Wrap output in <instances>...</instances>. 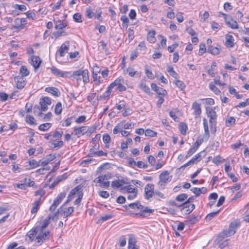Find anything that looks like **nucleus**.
Returning a JSON list of instances; mask_svg holds the SVG:
<instances>
[{"instance_id": "e433bc0d", "label": "nucleus", "mask_w": 249, "mask_h": 249, "mask_svg": "<svg viewBox=\"0 0 249 249\" xmlns=\"http://www.w3.org/2000/svg\"><path fill=\"white\" fill-rule=\"evenodd\" d=\"M155 36V32H148L147 36V40L150 43H155L156 40Z\"/></svg>"}, {"instance_id": "864d4df0", "label": "nucleus", "mask_w": 249, "mask_h": 249, "mask_svg": "<svg viewBox=\"0 0 249 249\" xmlns=\"http://www.w3.org/2000/svg\"><path fill=\"white\" fill-rule=\"evenodd\" d=\"M157 134V133L156 132L153 131V130L151 129H147L146 130L145 132V135L146 136L150 137H153L156 136Z\"/></svg>"}, {"instance_id": "9d476101", "label": "nucleus", "mask_w": 249, "mask_h": 249, "mask_svg": "<svg viewBox=\"0 0 249 249\" xmlns=\"http://www.w3.org/2000/svg\"><path fill=\"white\" fill-rule=\"evenodd\" d=\"M66 194L64 193H60L57 197L54 200L53 204L50 207L49 210L50 211H54L56 207L59 205L62 200L65 198Z\"/></svg>"}, {"instance_id": "a18cd8bd", "label": "nucleus", "mask_w": 249, "mask_h": 249, "mask_svg": "<svg viewBox=\"0 0 249 249\" xmlns=\"http://www.w3.org/2000/svg\"><path fill=\"white\" fill-rule=\"evenodd\" d=\"M220 210H218L215 212L209 213L206 217L205 219L207 221L212 220L213 217H215L219 213Z\"/></svg>"}, {"instance_id": "4468645a", "label": "nucleus", "mask_w": 249, "mask_h": 249, "mask_svg": "<svg viewBox=\"0 0 249 249\" xmlns=\"http://www.w3.org/2000/svg\"><path fill=\"white\" fill-rule=\"evenodd\" d=\"M191 109L193 110V114L195 116V118L200 117L202 111L200 104L196 101L194 102L193 103Z\"/></svg>"}, {"instance_id": "9b49d317", "label": "nucleus", "mask_w": 249, "mask_h": 249, "mask_svg": "<svg viewBox=\"0 0 249 249\" xmlns=\"http://www.w3.org/2000/svg\"><path fill=\"white\" fill-rule=\"evenodd\" d=\"M154 185L153 184H147L144 188L145 197L147 199L151 198L154 195Z\"/></svg>"}, {"instance_id": "4c0bfd02", "label": "nucleus", "mask_w": 249, "mask_h": 249, "mask_svg": "<svg viewBox=\"0 0 249 249\" xmlns=\"http://www.w3.org/2000/svg\"><path fill=\"white\" fill-rule=\"evenodd\" d=\"M209 88L216 95H219L221 93L220 90L215 86L214 84H213V82H211L210 83Z\"/></svg>"}, {"instance_id": "774afa93", "label": "nucleus", "mask_w": 249, "mask_h": 249, "mask_svg": "<svg viewBox=\"0 0 249 249\" xmlns=\"http://www.w3.org/2000/svg\"><path fill=\"white\" fill-rule=\"evenodd\" d=\"M127 163L132 167L134 168L135 166H136V162L135 161L134 159H133L132 158H129L127 159Z\"/></svg>"}, {"instance_id": "ddd939ff", "label": "nucleus", "mask_w": 249, "mask_h": 249, "mask_svg": "<svg viewBox=\"0 0 249 249\" xmlns=\"http://www.w3.org/2000/svg\"><path fill=\"white\" fill-rule=\"evenodd\" d=\"M50 235V232L49 231L44 232H43V231H39L38 235L36 236V240L37 242L40 245L44 240L49 238Z\"/></svg>"}, {"instance_id": "20e7f679", "label": "nucleus", "mask_w": 249, "mask_h": 249, "mask_svg": "<svg viewBox=\"0 0 249 249\" xmlns=\"http://www.w3.org/2000/svg\"><path fill=\"white\" fill-rule=\"evenodd\" d=\"M124 83V79L122 77L117 78L113 83L110 85V88H115L116 90L119 91H124L126 90L125 86L123 85Z\"/></svg>"}, {"instance_id": "680f3d73", "label": "nucleus", "mask_w": 249, "mask_h": 249, "mask_svg": "<svg viewBox=\"0 0 249 249\" xmlns=\"http://www.w3.org/2000/svg\"><path fill=\"white\" fill-rule=\"evenodd\" d=\"M112 89L113 88H110V85L108 87L107 90L103 95L104 99H106L109 96L110 93H111Z\"/></svg>"}, {"instance_id": "f03ea898", "label": "nucleus", "mask_w": 249, "mask_h": 249, "mask_svg": "<svg viewBox=\"0 0 249 249\" xmlns=\"http://www.w3.org/2000/svg\"><path fill=\"white\" fill-rule=\"evenodd\" d=\"M187 198V195L185 194H182L176 197V200L179 203H177L175 201H171L170 202L172 205L176 206L178 207H181L184 206L185 208V205L187 204V200L185 199Z\"/></svg>"}, {"instance_id": "72a5a7b5", "label": "nucleus", "mask_w": 249, "mask_h": 249, "mask_svg": "<svg viewBox=\"0 0 249 249\" xmlns=\"http://www.w3.org/2000/svg\"><path fill=\"white\" fill-rule=\"evenodd\" d=\"M40 198H39L38 200H36L34 203H33V208L31 211L32 213H35L37 212L38 207L40 205Z\"/></svg>"}, {"instance_id": "5fc2aeb1", "label": "nucleus", "mask_w": 249, "mask_h": 249, "mask_svg": "<svg viewBox=\"0 0 249 249\" xmlns=\"http://www.w3.org/2000/svg\"><path fill=\"white\" fill-rule=\"evenodd\" d=\"M206 51V45L204 43H201L199 45V55H202Z\"/></svg>"}, {"instance_id": "e2e57ef3", "label": "nucleus", "mask_w": 249, "mask_h": 249, "mask_svg": "<svg viewBox=\"0 0 249 249\" xmlns=\"http://www.w3.org/2000/svg\"><path fill=\"white\" fill-rule=\"evenodd\" d=\"M200 20L204 21L209 17V13L207 11H205L203 14L200 13Z\"/></svg>"}, {"instance_id": "4d7b16f0", "label": "nucleus", "mask_w": 249, "mask_h": 249, "mask_svg": "<svg viewBox=\"0 0 249 249\" xmlns=\"http://www.w3.org/2000/svg\"><path fill=\"white\" fill-rule=\"evenodd\" d=\"M29 165L32 168H35L40 166V163L35 160H32L29 161Z\"/></svg>"}, {"instance_id": "cd10ccee", "label": "nucleus", "mask_w": 249, "mask_h": 249, "mask_svg": "<svg viewBox=\"0 0 249 249\" xmlns=\"http://www.w3.org/2000/svg\"><path fill=\"white\" fill-rule=\"evenodd\" d=\"M125 209L127 210L128 207H130L132 209H138L142 210L143 209V206L142 205L139 201L136 202L129 204L128 206L125 205Z\"/></svg>"}, {"instance_id": "69168bd1", "label": "nucleus", "mask_w": 249, "mask_h": 249, "mask_svg": "<svg viewBox=\"0 0 249 249\" xmlns=\"http://www.w3.org/2000/svg\"><path fill=\"white\" fill-rule=\"evenodd\" d=\"M110 137L107 134H105L103 136V141L105 144L109 143L110 141Z\"/></svg>"}, {"instance_id": "37998d69", "label": "nucleus", "mask_w": 249, "mask_h": 249, "mask_svg": "<svg viewBox=\"0 0 249 249\" xmlns=\"http://www.w3.org/2000/svg\"><path fill=\"white\" fill-rule=\"evenodd\" d=\"M62 110V104L61 102H58L55 107L54 112L56 115H59L61 113Z\"/></svg>"}, {"instance_id": "b1692460", "label": "nucleus", "mask_w": 249, "mask_h": 249, "mask_svg": "<svg viewBox=\"0 0 249 249\" xmlns=\"http://www.w3.org/2000/svg\"><path fill=\"white\" fill-rule=\"evenodd\" d=\"M45 91L51 93L55 97H59L60 96V92L58 89L55 87H48L45 89Z\"/></svg>"}, {"instance_id": "49530a36", "label": "nucleus", "mask_w": 249, "mask_h": 249, "mask_svg": "<svg viewBox=\"0 0 249 249\" xmlns=\"http://www.w3.org/2000/svg\"><path fill=\"white\" fill-rule=\"evenodd\" d=\"M178 129L181 134L185 135L186 133L187 125L186 124L180 123L179 124Z\"/></svg>"}, {"instance_id": "338daca9", "label": "nucleus", "mask_w": 249, "mask_h": 249, "mask_svg": "<svg viewBox=\"0 0 249 249\" xmlns=\"http://www.w3.org/2000/svg\"><path fill=\"white\" fill-rule=\"evenodd\" d=\"M111 186L113 188H116L118 189L120 187H121V184H120V182L118 180H113L111 183Z\"/></svg>"}, {"instance_id": "ea45409f", "label": "nucleus", "mask_w": 249, "mask_h": 249, "mask_svg": "<svg viewBox=\"0 0 249 249\" xmlns=\"http://www.w3.org/2000/svg\"><path fill=\"white\" fill-rule=\"evenodd\" d=\"M95 149H96V148L95 147ZM94 148H91L90 149V154L92 155H97L99 157L102 156H107V153L104 152L103 151H98L97 152H95L94 151Z\"/></svg>"}, {"instance_id": "2eb2a0df", "label": "nucleus", "mask_w": 249, "mask_h": 249, "mask_svg": "<svg viewBox=\"0 0 249 249\" xmlns=\"http://www.w3.org/2000/svg\"><path fill=\"white\" fill-rule=\"evenodd\" d=\"M39 104L41 106V110L45 111L48 109V106L51 105V99L47 97H43L40 99Z\"/></svg>"}, {"instance_id": "a211bd4d", "label": "nucleus", "mask_w": 249, "mask_h": 249, "mask_svg": "<svg viewBox=\"0 0 249 249\" xmlns=\"http://www.w3.org/2000/svg\"><path fill=\"white\" fill-rule=\"evenodd\" d=\"M225 45L228 48H233L234 46V39L231 35H227L225 37Z\"/></svg>"}, {"instance_id": "4be33fe9", "label": "nucleus", "mask_w": 249, "mask_h": 249, "mask_svg": "<svg viewBox=\"0 0 249 249\" xmlns=\"http://www.w3.org/2000/svg\"><path fill=\"white\" fill-rule=\"evenodd\" d=\"M31 64L35 69H38L40 65L41 61L38 56H33L31 57Z\"/></svg>"}, {"instance_id": "6ab92c4d", "label": "nucleus", "mask_w": 249, "mask_h": 249, "mask_svg": "<svg viewBox=\"0 0 249 249\" xmlns=\"http://www.w3.org/2000/svg\"><path fill=\"white\" fill-rule=\"evenodd\" d=\"M51 71L52 73L57 76H61L64 77L66 76L67 74H69V72H63L56 68L54 66H52L51 68Z\"/></svg>"}, {"instance_id": "f8f14e48", "label": "nucleus", "mask_w": 249, "mask_h": 249, "mask_svg": "<svg viewBox=\"0 0 249 249\" xmlns=\"http://www.w3.org/2000/svg\"><path fill=\"white\" fill-rule=\"evenodd\" d=\"M14 80L16 83V87L18 89H22L27 83L24 77L20 75L15 76Z\"/></svg>"}, {"instance_id": "3c124183", "label": "nucleus", "mask_w": 249, "mask_h": 249, "mask_svg": "<svg viewBox=\"0 0 249 249\" xmlns=\"http://www.w3.org/2000/svg\"><path fill=\"white\" fill-rule=\"evenodd\" d=\"M112 217V214H106L105 215H103L100 217V218L98 220L97 223H99L101 221H105L109 219H111Z\"/></svg>"}, {"instance_id": "7c9ffc66", "label": "nucleus", "mask_w": 249, "mask_h": 249, "mask_svg": "<svg viewBox=\"0 0 249 249\" xmlns=\"http://www.w3.org/2000/svg\"><path fill=\"white\" fill-rule=\"evenodd\" d=\"M200 218V217L196 215V216H188V226L189 224L192 225L196 223Z\"/></svg>"}, {"instance_id": "de8ad7c7", "label": "nucleus", "mask_w": 249, "mask_h": 249, "mask_svg": "<svg viewBox=\"0 0 249 249\" xmlns=\"http://www.w3.org/2000/svg\"><path fill=\"white\" fill-rule=\"evenodd\" d=\"M167 71L172 76L176 78H177L178 74L175 71H174V68L172 66H169L167 67Z\"/></svg>"}, {"instance_id": "79ce46f5", "label": "nucleus", "mask_w": 249, "mask_h": 249, "mask_svg": "<svg viewBox=\"0 0 249 249\" xmlns=\"http://www.w3.org/2000/svg\"><path fill=\"white\" fill-rule=\"evenodd\" d=\"M74 211L73 207H70L63 212V215L64 217H67L70 216Z\"/></svg>"}, {"instance_id": "7ed1b4c3", "label": "nucleus", "mask_w": 249, "mask_h": 249, "mask_svg": "<svg viewBox=\"0 0 249 249\" xmlns=\"http://www.w3.org/2000/svg\"><path fill=\"white\" fill-rule=\"evenodd\" d=\"M240 223L238 221H233L230 223L229 228L227 230L224 231L221 234L226 237L231 236L236 232V230L239 226Z\"/></svg>"}, {"instance_id": "423d86ee", "label": "nucleus", "mask_w": 249, "mask_h": 249, "mask_svg": "<svg viewBox=\"0 0 249 249\" xmlns=\"http://www.w3.org/2000/svg\"><path fill=\"white\" fill-rule=\"evenodd\" d=\"M220 15H222L223 17L226 24L229 27L233 29L238 28V25L237 22L235 20L232 19L231 16L223 13H220Z\"/></svg>"}, {"instance_id": "58836bf2", "label": "nucleus", "mask_w": 249, "mask_h": 249, "mask_svg": "<svg viewBox=\"0 0 249 249\" xmlns=\"http://www.w3.org/2000/svg\"><path fill=\"white\" fill-rule=\"evenodd\" d=\"M52 126V124L47 123L40 124L38 126V129L43 131H45L48 130Z\"/></svg>"}, {"instance_id": "473e14b6", "label": "nucleus", "mask_w": 249, "mask_h": 249, "mask_svg": "<svg viewBox=\"0 0 249 249\" xmlns=\"http://www.w3.org/2000/svg\"><path fill=\"white\" fill-rule=\"evenodd\" d=\"M126 71L128 73L129 75L131 77H133L134 75H136L137 77H140L141 75V73L137 71H135L134 69L131 67H128L126 69Z\"/></svg>"}, {"instance_id": "f257e3e1", "label": "nucleus", "mask_w": 249, "mask_h": 249, "mask_svg": "<svg viewBox=\"0 0 249 249\" xmlns=\"http://www.w3.org/2000/svg\"><path fill=\"white\" fill-rule=\"evenodd\" d=\"M82 76L83 81L84 83H88L89 82V71L87 69H79L73 71L71 77L76 79L77 81L81 80L80 76Z\"/></svg>"}, {"instance_id": "412c9836", "label": "nucleus", "mask_w": 249, "mask_h": 249, "mask_svg": "<svg viewBox=\"0 0 249 249\" xmlns=\"http://www.w3.org/2000/svg\"><path fill=\"white\" fill-rule=\"evenodd\" d=\"M145 80L141 81L139 87L141 90L148 94H150L151 91L149 87L147 85Z\"/></svg>"}, {"instance_id": "6e6552de", "label": "nucleus", "mask_w": 249, "mask_h": 249, "mask_svg": "<svg viewBox=\"0 0 249 249\" xmlns=\"http://www.w3.org/2000/svg\"><path fill=\"white\" fill-rule=\"evenodd\" d=\"M206 155V152L203 150L193 157L189 161H188V166L197 163L200 161Z\"/></svg>"}, {"instance_id": "c756f323", "label": "nucleus", "mask_w": 249, "mask_h": 249, "mask_svg": "<svg viewBox=\"0 0 249 249\" xmlns=\"http://www.w3.org/2000/svg\"><path fill=\"white\" fill-rule=\"evenodd\" d=\"M39 231H40L39 230H36V227L30 231L27 235L29 237L31 241H33L35 238V236L36 235Z\"/></svg>"}, {"instance_id": "a19ab883", "label": "nucleus", "mask_w": 249, "mask_h": 249, "mask_svg": "<svg viewBox=\"0 0 249 249\" xmlns=\"http://www.w3.org/2000/svg\"><path fill=\"white\" fill-rule=\"evenodd\" d=\"M235 119L233 117H230L226 119L225 124L227 126H231L235 124Z\"/></svg>"}, {"instance_id": "1a4fd4ad", "label": "nucleus", "mask_w": 249, "mask_h": 249, "mask_svg": "<svg viewBox=\"0 0 249 249\" xmlns=\"http://www.w3.org/2000/svg\"><path fill=\"white\" fill-rule=\"evenodd\" d=\"M89 128L87 126H82L80 127H75L74 128L73 132L77 138H80L88 133L89 131Z\"/></svg>"}, {"instance_id": "c9c22d12", "label": "nucleus", "mask_w": 249, "mask_h": 249, "mask_svg": "<svg viewBox=\"0 0 249 249\" xmlns=\"http://www.w3.org/2000/svg\"><path fill=\"white\" fill-rule=\"evenodd\" d=\"M20 74H21V76L25 77L27 76L29 74V71L27 69V67L25 66H22L20 69Z\"/></svg>"}, {"instance_id": "13d9d810", "label": "nucleus", "mask_w": 249, "mask_h": 249, "mask_svg": "<svg viewBox=\"0 0 249 249\" xmlns=\"http://www.w3.org/2000/svg\"><path fill=\"white\" fill-rule=\"evenodd\" d=\"M121 20L123 22V26L127 28L128 24V19L125 16H122L121 18Z\"/></svg>"}, {"instance_id": "052dcab7", "label": "nucleus", "mask_w": 249, "mask_h": 249, "mask_svg": "<svg viewBox=\"0 0 249 249\" xmlns=\"http://www.w3.org/2000/svg\"><path fill=\"white\" fill-rule=\"evenodd\" d=\"M73 19L77 22H81L82 20V15L79 13H76L73 16Z\"/></svg>"}, {"instance_id": "5701e85b", "label": "nucleus", "mask_w": 249, "mask_h": 249, "mask_svg": "<svg viewBox=\"0 0 249 249\" xmlns=\"http://www.w3.org/2000/svg\"><path fill=\"white\" fill-rule=\"evenodd\" d=\"M203 124L204 129V134L203 135L204 138L206 139V140H208L210 137V132L209 130V127L208 124L207 120L206 118H204L203 119Z\"/></svg>"}, {"instance_id": "6e6d98bb", "label": "nucleus", "mask_w": 249, "mask_h": 249, "mask_svg": "<svg viewBox=\"0 0 249 249\" xmlns=\"http://www.w3.org/2000/svg\"><path fill=\"white\" fill-rule=\"evenodd\" d=\"M95 15V14L90 8H89L87 9L86 11V16L87 17L91 18H93Z\"/></svg>"}, {"instance_id": "aec40b11", "label": "nucleus", "mask_w": 249, "mask_h": 249, "mask_svg": "<svg viewBox=\"0 0 249 249\" xmlns=\"http://www.w3.org/2000/svg\"><path fill=\"white\" fill-rule=\"evenodd\" d=\"M69 42L67 41L63 43L60 47L58 52L61 57H63L65 52H67L69 49Z\"/></svg>"}, {"instance_id": "8fccbe9b", "label": "nucleus", "mask_w": 249, "mask_h": 249, "mask_svg": "<svg viewBox=\"0 0 249 249\" xmlns=\"http://www.w3.org/2000/svg\"><path fill=\"white\" fill-rule=\"evenodd\" d=\"M121 122V123L123 124V128H124V129H132L134 126V124L131 122L127 123L126 124H124L125 122L124 121H122Z\"/></svg>"}, {"instance_id": "603ef678", "label": "nucleus", "mask_w": 249, "mask_h": 249, "mask_svg": "<svg viewBox=\"0 0 249 249\" xmlns=\"http://www.w3.org/2000/svg\"><path fill=\"white\" fill-rule=\"evenodd\" d=\"M174 83L176 86L180 89L181 90L185 88V84L182 81L179 80H176L175 81Z\"/></svg>"}, {"instance_id": "bb28decb", "label": "nucleus", "mask_w": 249, "mask_h": 249, "mask_svg": "<svg viewBox=\"0 0 249 249\" xmlns=\"http://www.w3.org/2000/svg\"><path fill=\"white\" fill-rule=\"evenodd\" d=\"M136 239L135 237L132 235H129V238L128 240V249H138L136 247Z\"/></svg>"}, {"instance_id": "0e129e2a", "label": "nucleus", "mask_w": 249, "mask_h": 249, "mask_svg": "<svg viewBox=\"0 0 249 249\" xmlns=\"http://www.w3.org/2000/svg\"><path fill=\"white\" fill-rule=\"evenodd\" d=\"M191 191L196 195V197L198 196L201 194L200 188L193 187Z\"/></svg>"}, {"instance_id": "f3484780", "label": "nucleus", "mask_w": 249, "mask_h": 249, "mask_svg": "<svg viewBox=\"0 0 249 249\" xmlns=\"http://www.w3.org/2000/svg\"><path fill=\"white\" fill-rule=\"evenodd\" d=\"M206 109L208 117L210 118L209 120H216L217 115L216 112L214 110V109L211 107H206Z\"/></svg>"}, {"instance_id": "dca6fc26", "label": "nucleus", "mask_w": 249, "mask_h": 249, "mask_svg": "<svg viewBox=\"0 0 249 249\" xmlns=\"http://www.w3.org/2000/svg\"><path fill=\"white\" fill-rule=\"evenodd\" d=\"M52 219V216L49 215L41 223L40 226H36V230H39L40 231H43L50 223V220Z\"/></svg>"}, {"instance_id": "bf43d9fd", "label": "nucleus", "mask_w": 249, "mask_h": 249, "mask_svg": "<svg viewBox=\"0 0 249 249\" xmlns=\"http://www.w3.org/2000/svg\"><path fill=\"white\" fill-rule=\"evenodd\" d=\"M35 119L31 115H27L26 117V122L27 123L29 124H36L34 122Z\"/></svg>"}, {"instance_id": "39448f33", "label": "nucleus", "mask_w": 249, "mask_h": 249, "mask_svg": "<svg viewBox=\"0 0 249 249\" xmlns=\"http://www.w3.org/2000/svg\"><path fill=\"white\" fill-rule=\"evenodd\" d=\"M160 181L158 185L160 186H164L165 184L170 182L172 179V176H169V173L167 171H163L159 176Z\"/></svg>"}, {"instance_id": "2f4dec72", "label": "nucleus", "mask_w": 249, "mask_h": 249, "mask_svg": "<svg viewBox=\"0 0 249 249\" xmlns=\"http://www.w3.org/2000/svg\"><path fill=\"white\" fill-rule=\"evenodd\" d=\"M67 26L66 22L59 20L55 22V28L56 30H62Z\"/></svg>"}, {"instance_id": "f704fd0d", "label": "nucleus", "mask_w": 249, "mask_h": 249, "mask_svg": "<svg viewBox=\"0 0 249 249\" xmlns=\"http://www.w3.org/2000/svg\"><path fill=\"white\" fill-rule=\"evenodd\" d=\"M210 125V130L212 134H215L216 132V120H209Z\"/></svg>"}, {"instance_id": "393cba45", "label": "nucleus", "mask_w": 249, "mask_h": 249, "mask_svg": "<svg viewBox=\"0 0 249 249\" xmlns=\"http://www.w3.org/2000/svg\"><path fill=\"white\" fill-rule=\"evenodd\" d=\"M220 48L219 46L213 47L209 45L208 47L207 52L213 55H217L220 53Z\"/></svg>"}, {"instance_id": "09e8293b", "label": "nucleus", "mask_w": 249, "mask_h": 249, "mask_svg": "<svg viewBox=\"0 0 249 249\" xmlns=\"http://www.w3.org/2000/svg\"><path fill=\"white\" fill-rule=\"evenodd\" d=\"M92 77L93 81L96 82L97 85H99L101 83L100 76H98V73H95L94 70L92 71Z\"/></svg>"}, {"instance_id": "c85d7f7f", "label": "nucleus", "mask_w": 249, "mask_h": 249, "mask_svg": "<svg viewBox=\"0 0 249 249\" xmlns=\"http://www.w3.org/2000/svg\"><path fill=\"white\" fill-rule=\"evenodd\" d=\"M99 43L100 45L98 46V49L101 53H105L107 55L109 54V51L107 48V44L103 41H101Z\"/></svg>"}, {"instance_id": "a878e982", "label": "nucleus", "mask_w": 249, "mask_h": 249, "mask_svg": "<svg viewBox=\"0 0 249 249\" xmlns=\"http://www.w3.org/2000/svg\"><path fill=\"white\" fill-rule=\"evenodd\" d=\"M121 191L122 193H137L138 190L136 188L131 187V185H129L121 188Z\"/></svg>"}, {"instance_id": "c03bdc74", "label": "nucleus", "mask_w": 249, "mask_h": 249, "mask_svg": "<svg viewBox=\"0 0 249 249\" xmlns=\"http://www.w3.org/2000/svg\"><path fill=\"white\" fill-rule=\"evenodd\" d=\"M123 128V124L120 122L114 128L113 132L114 134H117L120 131L122 132Z\"/></svg>"}, {"instance_id": "0eeeda50", "label": "nucleus", "mask_w": 249, "mask_h": 249, "mask_svg": "<svg viewBox=\"0 0 249 249\" xmlns=\"http://www.w3.org/2000/svg\"><path fill=\"white\" fill-rule=\"evenodd\" d=\"M107 176H100L98 177L95 178L93 182L96 183H100V186L106 189H107L110 185V182L107 180Z\"/></svg>"}]
</instances>
